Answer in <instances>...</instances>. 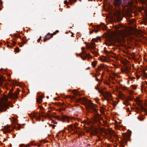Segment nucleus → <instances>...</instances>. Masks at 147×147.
Returning <instances> with one entry per match:
<instances>
[{
  "instance_id": "f257e3e1",
  "label": "nucleus",
  "mask_w": 147,
  "mask_h": 147,
  "mask_svg": "<svg viewBox=\"0 0 147 147\" xmlns=\"http://www.w3.org/2000/svg\"><path fill=\"white\" fill-rule=\"evenodd\" d=\"M71 98L76 99V101L86 105L87 108L88 109H92V110H98V107L96 105L94 104L86 98H76L75 97L72 96Z\"/></svg>"
},
{
  "instance_id": "f03ea898",
  "label": "nucleus",
  "mask_w": 147,
  "mask_h": 147,
  "mask_svg": "<svg viewBox=\"0 0 147 147\" xmlns=\"http://www.w3.org/2000/svg\"><path fill=\"white\" fill-rule=\"evenodd\" d=\"M84 47H82L81 48L82 50V53L81 54H78V55L80 56L82 59L84 60L86 59V57H91V55L89 54H87L86 52L84 50Z\"/></svg>"
},
{
  "instance_id": "7ed1b4c3",
  "label": "nucleus",
  "mask_w": 147,
  "mask_h": 147,
  "mask_svg": "<svg viewBox=\"0 0 147 147\" xmlns=\"http://www.w3.org/2000/svg\"><path fill=\"white\" fill-rule=\"evenodd\" d=\"M135 101L136 102L137 104L140 107L141 109L144 110H144V107L142 105L143 101L139 98V97H137L135 99Z\"/></svg>"
},
{
  "instance_id": "20e7f679",
  "label": "nucleus",
  "mask_w": 147,
  "mask_h": 147,
  "mask_svg": "<svg viewBox=\"0 0 147 147\" xmlns=\"http://www.w3.org/2000/svg\"><path fill=\"white\" fill-rule=\"evenodd\" d=\"M69 118L66 115H63L61 118H60L59 117H56V119L62 121L63 122L67 121L69 122Z\"/></svg>"
},
{
  "instance_id": "39448f33",
  "label": "nucleus",
  "mask_w": 147,
  "mask_h": 147,
  "mask_svg": "<svg viewBox=\"0 0 147 147\" xmlns=\"http://www.w3.org/2000/svg\"><path fill=\"white\" fill-rule=\"evenodd\" d=\"M12 90L9 91L8 93L9 97L11 99H15L17 98H18V92H17L13 94L12 92Z\"/></svg>"
},
{
  "instance_id": "423d86ee",
  "label": "nucleus",
  "mask_w": 147,
  "mask_h": 147,
  "mask_svg": "<svg viewBox=\"0 0 147 147\" xmlns=\"http://www.w3.org/2000/svg\"><path fill=\"white\" fill-rule=\"evenodd\" d=\"M114 18L118 22H120L122 20V18L121 16L120 13L118 12L115 13L114 14Z\"/></svg>"
},
{
  "instance_id": "0eeeda50",
  "label": "nucleus",
  "mask_w": 147,
  "mask_h": 147,
  "mask_svg": "<svg viewBox=\"0 0 147 147\" xmlns=\"http://www.w3.org/2000/svg\"><path fill=\"white\" fill-rule=\"evenodd\" d=\"M134 97L130 96L127 97L125 96V103L126 105H128L129 104V101H132L133 100Z\"/></svg>"
},
{
  "instance_id": "6e6552de",
  "label": "nucleus",
  "mask_w": 147,
  "mask_h": 147,
  "mask_svg": "<svg viewBox=\"0 0 147 147\" xmlns=\"http://www.w3.org/2000/svg\"><path fill=\"white\" fill-rule=\"evenodd\" d=\"M124 33L123 31L117 29L115 31V35L117 37H119L122 36Z\"/></svg>"
},
{
  "instance_id": "1a4fd4ad",
  "label": "nucleus",
  "mask_w": 147,
  "mask_h": 147,
  "mask_svg": "<svg viewBox=\"0 0 147 147\" xmlns=\"http://www.w3.org/2000/svg\"><path fill=\"white\" fill-rule=\"evenodd\" d=\"M95 113L94 114L95 117L97 119L100 120L102 119L101 115L98 112V111H94Z\"/></svg>"
},
{
  "instance_id": "9d476101",
  "label": "nucleus",
  "mask_w": 147,
  "mask_h": 147,
  "mask_svg": "<svg viewBox=\"0 0 147 147\" xmlns=\"http://www.w3.org/2000/svg\"><path fill=\"white\" fill-rule=\"evenodd\" d=\"M96 46L95 43L92 42L90 44V46L88 47L87 49L89 50H94Z\"/></svg>"
},
{
  "instance_id": "9b49d317",
  "label": "nucleus",
  "mask_w": 147,
  "mask_h": 147,
  "mask_svg": "<svg viewBox=\"0 0 147 147\" xmlns=\"http://www.w3.org/2000/svg\"><path fill=\"white\" fill-rule=\"evenodd\" d=\"M114 4L115 5L118 6L121 5L122 1L121 0H114Z\"/></svg>"
},
{
  "instance_id": "f8f14e48",
  "label": "nucleus",
  "mask_w": 147,
  "mask_h": 147,
  "mask_svg": "<svg viewBox=\"0 0 147 147\" xmlns=\"http://www.w3.org/2000/svg\"><path fill=\"white\" fill-rule=\"evenodd\" d=\"M5 81V78L1 75L0 76V86H3V82Z\"/></svg>"
},
{
  "instance_id": "ddd939ff",
  "label": "nucleus",
  "mask_w": 147,
  "mask_h": 147,
  "mask_svg": "<svg viewBox=\"0 0 147 147\" xmlns=\"http://www.w3.org/2000/svg\"><path fill=\"white\" fill-rule=\"evenodd\" d=\"M141 75L142 76V78L143 80H144L147 77V74L144 71H142V74H141Z\"/></svg>"
},
{
  "instance_id": "4468645a",
  "label": "nucleus",
  "mask_w": 147,
  "mask_h": 147,
  "mask_svg": "<svg viewBox=\"0 0 147 147\" xmlns=\"http://www.w3.org/2000/svg\"><path fill=\"white\" fill-rule=\"evenodd\" d=\"M44 97H42L41 96H39L36 99V102H38L39 103H40V102H41L42 101V98H44Z\"/></svg>"
},
{
  "instance_id": "2eb2a0df",
  "label": "nucleus",
  "mask_w": 147,
  "mask_h": 147,
  "mask_svg": "<svg viewBox=\"0 0 147 147\" xmlns=\"http://www.w3.org/2000/svg\"><path fill=\"white\" fill-rule=\"evenodd\" d=\"M53 36H52V34H51L50 33H49L45 37L46 38H47L48 40L51 38Z\"/></svg>"
},
{
  "instance_id": "dca6fc26",
  "label": "nucleus",
  "mask_w": 147,
  "mask_h": 147,
  "mask_svg": "<svg viewBox=\"0 0 147 147\" xmlns=\"http://www.w3.org/2000/svg\"><path fill=\"white\" fill-rule=\"evenodd\" d=\"M26 37L25 36L22 38V43L23 45L26 44L27 42V40L26 39Z\"/></svg>"
},
{
  "instance_id": "f3484780",
  "label": "nucleus",
  "mask_w": 147,
  "mask_h": 147,
  "mask_svg": "<svg viewBox=\"0 0 147 147\" xmlns=\"http://www.w3.org/2000/svg\"><path fill=\"white\" fill-rule=\"evenodd\" d=\"M74 94L76 96H78L80 95V93L76 90H74L73 91Z\"/></svg>"
},
{
  "instance_id": "a211bd4d",
  "label": "nucleus",
  "mask_w": 147,
  "mask_h": 147,
  "mask_svg": "<svg viewBox=\"0 0 147 147\" xmlns=\"http://www.w3.org/2000/svg\"><path fill=\"white\" fill-rule=\"evenodd\" d=\"M5 129H6L5 130H4L3 131V132L5 133H8V132H10V130L8 129L7 128H8V126H5Z\"/></svg>"
},
{
  "instance_id": "6ab92c4d",
  "label": "nucleus",
  "mask_w": 147,
  "mask_h": 147,
  "mask_svg": "<svg viewBox=\"0 0 147 147\" xmlns=\"http://www.w3.org/2000/svg\"><path fill=\"white\" fill-rule=\"evenodd\" d=\"M41 115H42L41 114H40L39 112L38 113L37 112L34 115V116L37 118H39L40 117Z\"/></svg>"
},
{
  "instance_id": "aec40b11",
  "label": "nucleus",
  "mask_w": 147,
  "mask_h": 147,
  "mask_svg": "<svg viewBox=\"0 0 147 147\" xmlns=\"http://www.w3.org/2000/svg\"><path fill=\"white\" fill-rule=\"evenodd\" d=\"M131 67H125V73H127L128 72H129L130 69Z\"/></svg>"
},
{
  "instance_id": "412c9836",
  "label": "nucleus",
  "mask_w": 147,
  "mask_h": 147,
  "mask_svg": "<svg viewBox=\"0 0 147 147\" xmlns=\"http://www.w3.org/2000/svg\"><path fill=\"white\" fill-rule=\"evenodd\" d=\"M96 62L95 61H94L92 62V65L94 67H95L96 66Z\"/></svg>"
},
{
  "instance_id": "4be33fe9",
  "label": "nucleus",
  "mask_w": 147,
  "mask_h": 147,
  "mask_svg": "<svg viewBox=\"0 0 147 147\" xmlns=\"http://www.w3.org/2000/svg\"><path fill=\"white\" fill-rule=\"evenodd\" d=\"M101 25H98L96 27L95 26L93 27L94 28H96L98 29L99 30L100 29V28H101Z\"/></svg>"
},
{
  "instance_id": "5701e85b",
  "label": "nucleus",
  "mask_w": 147,
  "mask_h": 147,
  "mask_svg": "<svg viewBox=\"0 0 147 147\" xmlns=\"http://www.w3.org/2000/svg\"><path fill=\"white\" fill-rule=\"evenodd\" d=\"M20 147H28L27 145H25L24 144H21L20 145Z\"/></svg>"
},
{
  "instance_id": "b1692460",
  "label": "nucleus",
  "mask_w": 147,
  "mask_h": 147,
  "mask_svg": "<svg viewBox=\"0 0 147 147\" xmlns=\"http://www.w3.org/2000/svg\"><path fill=\"white\" fill-rule=\"evenodd\" d=\"M59 32V31L58 30H56L52 34V36H53L57 32Z\"/></svg>"
},
{
  "instance_id": "393cba45",
  "label": "nucleus",
  "mask_w": 147,
  "mask_h": 147,
  "mask_svg": "<svg viewBox=\"0 0 147 147\" xmlns=\"http://www.w3.org/2000/svg\"><path fill=\"white\" fill-rule=\"evenodd\" d=\"M19 48L18 47H17L16 48V49H15V51H16V52H19Z\"/></svg>"
},
{
  "instance_id": "a878e982",
  "label": "nucleus",
  "mask_w": 147,
  "mask_h": 147,
  "mask_svg": "<svg viewBox=\"0 0 147 147\" xmlns=\"http://www.w3.org/2000/svg\"><path fill=\"white\" fill-rule=\"evenodd\" d=\"M123 141L124 142H125V143L127 142L128 140H126L125 138H123Z\"/></svg>"
},
{
  "instance_id": "bb28decb",
  "label": "nucleus",
  "mask_w": 147,
  "mask_h": 147,
  "mask_svg": "<svg viewBox=\"0 0 147 147\" xmlns=\"http://www.w3.org/2000/svg\"><path fill=\"white\" fill-rule=\"evenodd\" d=\"M105 53L107 55H108V54L109 53V52L107 51H105Z\"/></svg>"
},
{
  "instance_id": "cd10ccee",
  "label": "nucleus",
  "mask_w": 147,
  "mask_h": 147,
  "mask_svg": "<svg viewBox=\"0 0 147 147\" xmlns=\"http://www.w3.org/2000/svg\"><path fill=\"white\" fill-rule=\"evenodd\" d=\"M16 44V42H15L14 41H13L12 42V45L13 46H14Z\"/></svg>"
},
{
  "instance_id": "c85d7f7f",
  "label": "nucleus",
  "mask_w": 147,
  "mask_h": 147,
  "mask_svg": "<svg viewBox=\"0 0 147 147\" xmlns=\"http://www.w3.org/2000/svg\"><path fill=\"white\" fill-rule=\"evenodd\" d=\"M65 3L66 5H67L68 3H69L67 0H65Z\"/></svg>"
},
{
  "instance_id": "c756f323",
  "label": "nucleus",
  "mask_w": 147,
  "mask_h": 147,
  "mask_svg": "<svg viewBox=\"0 0 147 147\" xmlns=\"http://www.w3.org/2000/svg\"><path fill=\"white\" fill-rule=\"evenodd\" d=\"M41 37L40 36V38L37 41L38 42H39L40 40H41Z\"/></svg>"
},
{
  "instance_id": "7c9ffc66",
  "label": "nucleus",
  "mask_w": 147,
  "mask_h": 147,
  "mask_svg": "<svg viewBox=\"0 0 147 147\" xmlns=\"http://www.w3.org/2000/svg\"><path fill=\"white\" fill-rule=\"evenodd\" d=\"M91 52L94 55H95L96 54V51H91Z\"/></svg>"
},
{
  "instance_id": "2f4dec72",
  "label": "nucleus",
  "mask_w": 147,
  "mask_h": 147,
  "mask_svg": "<svg viewBox=\"0 0 147 147\" xmlns=\"http://www.w3.org/2000/svg\"><path fill=\"white\" fill-rule=\"evenodd\" d=\"M31 145H34V144H33V142H31ZM30 144H28V147H29V146H30Z\"/></svg>"
},
{
  "instance_id": "473e14b6",
  "label": "nucleus",
  "mask_w": 147,
  "mask_h": 147,
  "mask_svg": "<svg viewBox=\"0 0 147 147\" xmlns=\"http://www.w3.org/2000/svg\"><path fill=\"white\" fill-rule=\"evenodd\" d=\"M133 88L135 89H137V87L135 86H133Z\"/></svg>"
},
{
  "instance_id": "72a5a7b5",
  "label": "nucleus",
  "mask_w": 147,
  "mask_h": 147,
  "mask_svg": "<svg viewBox=\"0 0 147 147\" xmlns=\"http://www.w3.org/2000/svg\"><path fill=\"white\" fill-rule=\"evenodd\" d=\"M14 36L15 37H19L18 35H17L16 34H14Z\"/></svg>"
},
{
  "instance_id": "f704fd0d",
  "label": "nucleus",
  "mask_w": 147,
  "mask_h": 147,
  "mask_svg": "<svg viewBox=\"0 0 147 147\" xmlns=\"http://www.w3.org/2000/svg\"><path fill=\"white\" fill-rule=\"evenodd\" d=\"M47 40H48V39H47V38H46L45 37V38H44L43 41L44 42H46L47 41Z\"/></svg>"
},
{
  "instance_id": "c9c22d12",
  "label": "nucleus",
  "mask_w": 147,
  "mask_h": 147,
  "mask_svg": "<svg viewBox=\"0 0 147 147\" xmlns=\"http://www.w3.org/2000/svg\"><path fill=\"white\" fill-rule=\"evenodd\" d=\"M5 71V70H3V69H0V72H1L3 71Z\"/></svg>"
},
{
  "instance_id": "e433bc0d",
  "label": "nucleus",
  "mask_w": 147,
  "mask_h": 147,
  "mask_svg": "<svg viewBox=\"0 0 147 147\" xmlns=\"http://www.w3.org/2000/svg\"><path fill=\"white\" fill-rule=\"evenodd\" d=\"M52 122L54 123L55 124H57V122H55V121H54L53 120V121H52Z\"/></svg>"
},
{
  "instance_id": "4c0bfd02",
  "label": "nucleus",
  "mask_w": 147,
  "mask_h": 147,
  "mask_svg": "<svg viewBox=\"0 0 147 147\" xmlns=\"http://www.w3.org/2000/svg\"><path fill=\"white\" fill-rule=\"evenodd\" d=\"M39 107L40 108V109H43V108L41 107L40 106H39Z\"/></svg>"
},
{
  "instance_id": "58836bf2",
  "label": "nucleus",
  "mask_w": 147,
  "mask_h": 147,
  "mask_svg": "<svg viewBox=\"0 0 147 147\" xmlns=\"http://www.w3.org/2000/svg\"><path fill=\"white\" fill-rule=\"evenodd\" d=\"M96 80L97 81H99V80L97 78H96Z\"/></svg>"
},
{
  "instance_id": "ea45409f",
  "label": "nucleus",
  "mask_w": 147,
  "mask_h": 147,
  "mask_svg": "<svg viewBox=\"0 0 147 147\" xmlns=\"http://www.w3.org/2000/svg\"><path fill=\"white\" fill-rule=\"evenodd\" d=\"M138 119H139V120H142L143 119V118H140L139 117Z\"/></svg>"
},
{
  "instance_id": "a19ab883",
  "label": "nucleus",
  "mask_w": 147,
  "mask_h": 147,
  "mask_svg": "<svg viewBox=\"0 0 147 147\" xmlns=\"http://www.w3.org/2000/svg\"><path fill=\"white\" fill-rule=\"evenodd\" d=\"M98 92L100 93H101L102 92V91H100V90H98Z\"/></svg>"
},
{
  "instance_id": "79ce46f5",
  "label": "nucleus",
  "mask_w": 147,
  "mask_h": 147,
  "mask_svg": "<svg viewBox=\"0 0 147 147\" xmlns=\"http://www.w3.org/2000/svg\"><path fill=\"white\" fill-rule=\"evenodd\" d=\"M101 112V114H102L103 113H104V111H100Z\"/></svg>"
},
{
  "instance_id": "37998d69",
  "label": "nucleus",
  "mask_w": 147,
  "mask_h": 147,
  "mask_svg": "<svg viewBox=\"0 0 147 147\" xmlns=\"http://www.w3.org/2000/svg\"><path fill=\"white\" fill-rule=\"evenodd\" d=\"M51 125L52 126L53 128H54L56 126L55 125Z\"/></svg>"
},
{
  "instance_id": "c03bdc74",
  "label": "nucleus",
  "mask_w": 147,
  "mask_h": 147,
  "mask_svg": "<svg viewBox=\"0 0 147 147\" xmlns=\"http://www.w3.org/2000/svg\"><path fill=\"white\" fill-rule=\"evenodd\" d=\"M98 30H95V31L96 33H97L98 32Z\"/></svg>"
},
{
  "instance_id": "a18cd8bd",
  "label": "nucleus",
  "mask_w": 147,
  "mask_h": 147,
  "mask_svg": "<svg viewBox=\"0 0 147 147\" xmlns=\"http://www.w3.org/2000/svg\"><path fill=\"white\" fill-rule=\"evenodd\" d=\"M105 65H102L101 66V67H102V68H103L104 67Z\"/></svg>"
},
{
  "instance_id": "49530a36",
  "label": "nucleus",
  "mask_w": 147,
  "mask_h": 147,
  "mask_svg": "<svg viewBox=\"0 0 147 147\" xmlns=\"http://www.w3.org/2000/svg\"><path fill=\"white\" fill-rule=\"evenodd\" d=\"M47 117H50V116L49 115V114H48V113H47Z\"/></svg>"
},
{
  "instance_id": "de8ad7c7",
  "label": "nucleus",
  "mask_w": 147,
  "mask_h": 147,
  "mask_svg": "<svg viewBox=\"0 0 147 147\" xmlns=\"http://www.w3.org/2000/svg\"><path fill=\"white\" fill-rule=\"evenodd\" d=\"M137 113H138V112L139 113H140V111H135Z\"/></svg>"
},
{
  "instance_id": "09e8293b",
  "label": "nucleus",
  "mask_w": 147,
  "mask_h": 147,
  "mask_svg": "<svg viewBox=\"0 0 147 147\" xmlns=\"http://www.w3.org/2000/svg\"><path fill=\"white\" fill-rule=\"evenodd\" d=\"M50 108L51 109V110H52V109H53L52 108H53V109H54V108H52V107H50Z\"/></svg>"
},
{
  "instance_id": "8fccbe9b",
  "label": "nucleus",
  "mask_w": 147,
  "mask_h": 147,
  "mask_svg": "<svg viewBox=\"0 0 147 147\" xmlns=\"http://www.w3.org/2000/svg\"><path fill=\"white\" fill-rule=\"evenodd\" d=\"M114 136H115V137H116L117 136V135L116 134H115V135H114Z\"/></svg>"
},
{
  "instance_id": "3c124183",
  "label": "nucleus",
  "mask_w": 147,
  "mask_h": 147,
  "mask_svg": "<svg viewBox=\"0 0 147 147\" xmlns=\"http://www.w3.org/2000/svg\"><path fill=\"white\" fill-rule=\"evenodd\" d=\"M17 83V82L16 81H14V82H13V83H15V84H16V83Z\"/></svg>"
},
{
  "instance_id": "603ef678",
  "label": "nucleus",
  "mask_w": 147,
  "mask_h": 147,
  "mask_svg": "<svg viewBox=\"0 0 147 147\" xmlns=\"http://www.w3.org/2000/svg\"><path fill=\"white\" fill-rule=\"evenodd\" d=\"M137 78L139 79L140 78V76H137Z\"/></svg>"
},
{
  "instance_id": "864d4df0",
  "label": "nucleus",
  "mask_w": 147,
  "mask_h": 147,
  "mask_svg": "<svg viewBox=\"0 0 147 147\" xmlns=\"http://www.w3.org/2000/svg\"><path fill=\"white\" fill-rule=\"evenodd\" d=\"M92 33H93L92 31H90V34H92Z\"/></svg>"
},
{
  "instance_id": "5fc2aeb1",
  "label": "nucleus",
  "mask_w": 147,
  "mask_h": 147,
  "mask_svg": "<svg viewBox=\"0 0 147 147\" xmlns=\"http://www.w3.org/2000/svg\"><path fill=\"white\" fill-rule=\"evenodd\" d=\"M94 31H95V30H93L92 31V32H94Z\"/></svg>"
},
{
  "instance_id": "6e6d98bb",
  "label": "nucleus",
  "mask_w": 147,
  "mask_h": 147,
  "mask_svg": "<svg viewBox=\"0 0 147 147\" xmlns=\"http://www.w3.org/2000/svg\"><path fill=\"white\" fill-rule=\"evenodd\" d=\"M7 46L8 47H10V46L9 45H7Z\"/></svg>"
},
{
  "instance_id": "4d7b16f0",
  "label": "nucleus",
  "mask_w": 147,
  "mask_h": 147,
  "mask_svg": "<svg viewBox=\"0 0 147 147\" xmlns=\"http://www.w3.org/2000/svg\"><path fill=\"white\" fill-rule=\"evenodd\" d=\"M127 110H129V108H128L127 109Z\"/></svg>"
},
{
  "instance_id": "13d9d810",
  "label": "nucleus",
  "mask_w": 147,
  "mask_h": 147,
  "mask_svg": "<svg viewBox=\"0 0 147 147\" xmlns=\"http://www.w3.org/2000/svg\"><path fill=\"white\" fill-rule=\"evenodd\" d=\"M20 127H18V129L19 130L20 129Z\"/></svg>"
},
{
  "instance_id": "bf43d9fd",
  "label": "nucleus",
  "mask_w": 147,
  "mask_h": 147,
  "mask_svg": "<svg viewBox=\"0 0 147 147\" xmlns=\"http://www.w3.org/2000/svg\"><path fill=\"white\" fill-rule=\"evenodd\" d=\"M96 76V74H95L94 75V76Z\"/></svg>"
},
{
  "instance_id": "052dcab7",
  "label": "nucleus",
  "mask_w": 147,
  "mask_h": 147,
  "mask_svg": "<svg viewBox=\"0 0 147 147\" xmlns=\"http://www.w3.org/2000/svg\"><path fill=\"white\" fill-rule=\"evenodd\" d=\"M77 1V0H75V2H76Z\"/></svg>"
},
{
  "instance_id": "680f3d73",
  "label": "nucleus",
  "mask_w": 147,
  "mask_h": 147,
  "mask_svg": "<svg viewBox=\"0 0 147 147\" xmlns=\"http://www.w3.org/2000/svg\"><path fill=\"white\" fill-rule=\"evenodd\" d=\"M98 89V88L97 87H96V89Z\"/></svg>"
},
{
  "instance_id": "e2e57ef3",
  "label": "nucleus",
  "mask_w": 147,
  "mask_h": 147,
  "mask_svg": "<svg viewBox=\"0 0 147 147\" xmlns=\"http://www.w3.org/2000/svg\"><path fill=\"white\" fill-rule=\"evenodd\" d=\"M28 93L29 92V89H28Z\"/></svg>"
},
{
  "instance_id": "0e129e2a",
  "label": "nucleus",
  "mask_w": 147,
  "mask_h": 147,
  "mask_svg": "<svg viewBox=\"0 0 147 147\" xmlns=\"http://www.w3.org/2000/svg\"><path fill=\"white\" fill-rule=\"evenodd\" d=\"M2 73H3V74H4V73H5V72H2Z\"/></svg>"
},
{
  "instance_id": "69168bd1",
  "label": "nucleus",
  "mask_w": 147,
  "mask_h": 147,
  "mask_svg": "<svg viewBox=\"0 0 147 147\" xmlns=\"http://www.w3.org/2000/svg\"><path fill=\"white\" fill-rule=\"evenodd\" d=\"M129 111V112L130 111Z\"/></svg>"
},
{
  "instance_id": "338daca9",
  "label": "nucleus",
  "mask_w": 147,
  "mask_h": 147,
  "mask_svg": "<svg viewBox=\"0 0 147 147\" xmlns=\"http://www.w3.org/2000/svg\"><path fill=\"white\" fill-rule=\"evenodd\" d=\"M71 127H72V125H71Z\"/></svg>"
},
{
  "instance_id": "774afa93",
  "label": "nucleus",
  "mask_w": 147,
  "mask_h": 147,
  "mask_svg": "<svg viewBox=\"0 0 147 147\" xmlns=\"http://www.w3.org/2000/svg\"><path fill=\"white\" fill-rule=\"evenodd\" d=\"M80 1H81L82 0H79Z\"/></svg>"
}]
</instances>
